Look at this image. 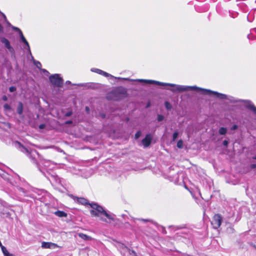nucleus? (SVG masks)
<instances>
[{
  "label": "nucleus",
  "instance_id": "nucleus-1",
  "mask_svg": "<svg viewBox=\"0 0 256 256\" xmlns=\"http://www.w3.org/2000/svg\"><path fill=\"white\" fill-rule=\"evenodd\" d=\"M136 81L140 82H143L147 84H156L158 86H170L172 88H167L173 92H188L194 90L200 92V94H204V88L198 87L196 86H187L182 85H178L174 84L165 83L156 81L154 80H148L144 79H138L136 80Z\"/></svg>",
  "mask_w": 256,
  "mask_h": 256
},
{
  "label": "nucleus",
  "instance_id": "nucleus-2",
  "mask_svg": "<svg viewBox=\"0 0 256 256\" xmlns=\"http://www.w3.org/2000/svg\"><path fill=\"white\" fill-rule=\"evenodd\" d=\"M18 144L20 146V150L26 154L28 156L32 159V162L36 164H42L44 167L50 170L54 168L55 164L50 160L43 158L40 156L37 152L34 150H29L28 148L21 146L18 142Z\"/></svg>",
  "mask_w": 256,
  "mask_h": 256
},
{
  "label": "nucleus",
  "instance_id": "nucleus-3",
  "mask_svg": "<svg viewBox=\"0 0 256 256\" xmlns=\"http://www.w3.org/2000/svg\"><path fill=\"white\" fill-rule=\"evenodd\" d=\"M92 210L90 212L93 216L100 218V220L107 223L114 222L116 215L104 210V208L96 204H89Z\"/></svg>",
  "mask_w": 256,
  "mask_h": 256
},
{
  "label": "nucleus",
  "instance_id": "nucleus-4",
  "mask_svg": "<svg viewBox=\"0 0 256 256\" xmlns=\"http://www.w3.org/2000/svg\"><path fill=\"white\" fill-rule=\"evenodd\" d=\"M204 94H206L208 96H211L212 94L214 95L216 97L220 99V100H228V102L230 104H236L237 102H242V100H238L236 98H235L230 96L226 95L223 94L219 93L217 92L212 91L210 90L204 89Z\"/></svg>",
  "mask_w": 256,
  "mask_h": 256
},
{
  "label": "nucleus",
  "instance_id": "nucleus-5",
  "mask_svg": "<svg viewBox=\"0 0 256 256\" xmlns=\"http://www.w3.org/2000/svg\"><path fill=\"white\" fill-rule=\"evenodd\" d=\"M52 84L56 87L60 88L63 84V80L58 74H54L49 77Z\"/></svg>",
  "mask_w": 256,
  "mask_h": 256
},
{
  "label": "nucleus",
  "instance_id": "nucleus-6",
  "mask_svg": "<svg viewBox=\"0 0 256 256\" xmlns=\"http://www.w3.org/2000/svg\"><path fill=\"white\" fill-rule=\"evenodd\" d=\"M222 218L219 214H216L211 222V224L214 229H218L221 225Z\"/></svg>",
  "mask_w": 256,
  "mask_h": 256
},
{
  "label": "nucleus",
  "instance_id": "nucleus-7",
  "mask_svg": "<svg viewBox=\"0 0 256 256\" xmlns=\"http://www.w3.org/2000/svg\"><path fill=\"white\" fill-rule=\"evenodd\" d=\"M91 71L92 72H96L98 74H100V75H102L105 77H107V78H114V79H116L117 78L116 77H114V76H112V74L106 72H104L100 69H98V68H92L91 69Z\"/></svg>",
  "mask_w": 256,
  "mask_h": 256
},
{
  "label": "nucleus",
  "instance_id": "nucleus-8",
  "mask_svg": "<svg viewBox=\"0 0 256 256\" xmlns=\"http://www.w3.org/2000/svg\"><path fill=\"white\" fill-rule=\"evenodd\" d=\"M19 36H20V38L22 40V42L25 44V46L24 47V48L28 50V52L30 53V54L32 56V54H31V52H30V45L28 44V41L26 40V38H24V36L23 35V34L22 32H20V34H19Z\"/></svg>",
  "mask_w": 256,
  "mask_h": 256
},
{
  "label": "nucleus",
  "instance_id": "nucleus-9",
  "mask_svg": "<svg viewBox=\"0 0 256 256\" xmlns=\"http://www.w3.org/2000/svg\"><path fill=\"white\" fill-rule=\"evenodd\" d=\"M152 136L150 134H147L146 137L142 140V143L144 147H148L151 143Z\"/></svg>",
  "mask_w": 256,
  "mask_h": 256
},
{
  "label": "nucleus",
  "instance_id": "nucleus-10",
  "mask_svg": "<svg viewBox=\"0 0 256 256\" xmlns=\"http://www.w3.org/2000/svg\"><path fill=\"white\" fill-rule=\"evenodd\" d=\"M0 41L4 44V46L10 52H14V48L11 46L10 42L8 39L5 38H2L0 39Z\"/></svg>",
  "mask_w": 256,
  "mask_h": 256
},
{
  "label": "nucleus",
  "instance_id": "nucleus-11",
  "mask_svg": "<svg viewBox=\"0 0 256 256\" xmlns=\"http://www.w3.org/2000/svg\"><path fill=\"white\" fill-rule=\"evenodd\" d=\"M42 247L44 248H52L54 249L58 247V246L54 243L50 242H42Z\"/></svg>",
  "mask_w": 256,
  "mask_h": 256
},
{
  "label": "nucleus",
  "instance_id": "nucleus-12",
  "mask_svg": "<svg viewBox=\"0 0 256 256\" xmlns=\"http://www.w3.org/2000/svg\"><path fill=\"white\" fill-rule=\"evenodd\" d=\"M126 93V91L125 90L124 88H120L112 92L113 94H119L120 96H119L118 98H115V100H116L120 98L124 97L125 96Z\"/></svg>",
  "mask_w": 256,
  "mask_h": 256
},
{
  "label": "nucleus",
  "instance_id": "nucleus-13",
  "mask_svg": "<svg viewBox=\"0 0 256 256\" xmlns=\"http://www.w3.org/2000/svg\"><path fill=\"white\" fill-rule=\"evenodd\" d=\"M244 103L246 107L256 114V107L250 101H244Z\"/></svg>",
  "mask_w": 256,
  "mask_h": 256
},
{
  "label": "nucleus",
  "instance_id": "nucleus-14",
  "mask_svg": "<svg viewBox=\"0 0 256 256\" xmlns=\"http://www.w3.org/2000/svg\"><path fill=\"white\" fill-rule=\"evenodd\" d=\"M78 236H79V237H80V238L85 240H92V238L90 236L82 233L78 234Z\"/></svg>",
  "mask_w": 256,
  "mask_h": 256
},
{
  "label": "nucleus",
  "instance_id": "nucleus-15",
  "mask_svg": "<svg viewBox=\"0 0 256 256\" xmlns=\"http://www.w3.org/2000/svg\"><path fill=\"white\" fill-rule=\"evenodd\" d=\"M54 214L55 215L60 218L66 217L67 216L65 212L60 210H57L55 212Z\"/></svg>",
  "mask_w": 256,
  "mask_h": 256
},
{
  "label": "nucleus",
  "instance_id": "nucleus-16",
  "mask_svg": "<svg viewBox=\"0 0 256 256\" xmlns=\"http://www.w3.org/2000/svg\"><path fill=\"white\" fill-rule=\"evenodd\" d=\"M77 201L78 203L81 204L83 205H86L88 204V201L84 198H78Z\"/></svg>",
  "mask_w": 256,
  "mask_h": 256
},
{
  "label": "nucleus",
  "instance_id": "nucleus-17",
  "mask_svg": "<svg viewBox=\"0 0 256 256\" xmlns=\"http://www.w3.org/2000/svg\"><path fill=\"white\" fill-rule=\"evenodd\" d=\"M17 112L19 114H22L23 112V104L22 102H19L17 108Z\"/></svg>",
  "mask_w": 256,
  "mask_h": 256
},
{
  "label": "nucleus",
  "instance_id": "nucleus-18",
  "mask_svg": "<svg viewBox=\"0 0 256 256\" xmlns=\"http://www.w3.org/2000/svg\"><path fill=\"white\" fill-rule=\"evenodd\" d=\"M227 132V129L226 128L222 127L218 130V133L220 135H224Z\"/></svg>",
  "mask_w": 256,
  "mask_h": 256
},
{
  "label": "nucleus",
  "instance_id": "nucleus-19",
  "mask_svg": "<svg viewBox=\"0 0 256 256\" xmlns=\"http://www.w3.org/2000/svg\"><path fill=\"white\" fill-rule=\"evenodd\" d=\"M34 64L36 66L37 68H39L40 70V69H42V64L40 62L34 60Z\"/></svg>",
  "mask_w": 256,
  "mask_h": 256
},
{
  "label": "nucleus",
  "instance_id": "nucleus-20",
  "mask_svg": "<svg viewBox=\"0 0 256 256\" xmlns=\"http://www.w3.org/2000/svg\"><path fill=\"white\" fill-rule=\"evenodd\" d=\"M1 248H2V250L4 254V256L8 255V254H9V252H8V251L7 250L6 248L4 246H2V247H1Z\"/></svg>",
  "mask_w": 256,
  "mask_h": 256
},
{
  "label": "nucleus",
  "instance_id": "nucleus-21",
  "mask_svg": "<svg viewBox=\"0 0 256 256\" xmlns=\"http://www.w3.org/2000/svg\"><path fill=\"white\" fill-rule=\"evenodd\" d=\"M41 72L44 75L48 76L50 74V72L46 69H40Z\"/></svg>",
  "mask_w": 256,
  "mask_h": 256
},
{
  "label": "nucleus",
  "instance_id": "nucleus-22",
  "mask_svg": "<svg viewBox=\"0 0 256 256\" xmlns=\"http://www.w3.org/2000/svg\"><path fill=\"white\" fill-rule=\"evenodd\" d=\"M177 146L178 148H182V146H183V142L182 140H180L178 141V143H177Z\"/></svg>",
  "mask_w": 256,
  "mask_h": 256
},
{
  "label": "nucleus",
  "instance_id": "nucleus-23",
  "mask_svg": "<svg viewBox=\"0 0 256 256\" xmlns=\"http://www.w3.org/2000/svg\"><path fill=\"white\" fill-rule=\"evenodd\" d=\"M178 132H175L174 134H173V136H172V140L174 141L178 138Z\"/></svg>",
  "mask_w": 256,
  "mask_h": 256
},
{
  "label": "nucleus",
  "instance_id": "nucleus-24",
  "mask_svg": "<svg viewBox=\"0 0 256 256\" xmlns=\"http://www.w3.org/2000/svg\"><path fill=\"white\" fill-rule=\"evenodd\" d=\"M4 108L6 110H11L10 106L6 104H4Z\"/></svg>",
  "mask_w": 256,
  "mask_h": 256
},
{
  "label": "nucleus",
  "instance_id": "nucleus-25",
  "mask_svg": "<svg viewBox=\"0 0 256 256\" xmlns=\"http://www.w3.org/2000/svg\"><path fill=\"white\" fill-rule=\"evenodd\" d=\"M1 14L2 16H3L4 18V21L6 22L8 25L10 26V24L8 21V20L6 19V16H5V14L3 12H1Z\"/></svg>",
  "mask_w": 256,
  "mask_h": 256
},
{
  "label": "nucleus",
  "instance_id": "nucleus-26",
  "mask_svg": "<svg viewBox=\"0 0 256 256\" xmlns=\"http://www.w3.org/2000/svg\"><path fill=\"white\" fill-rule=\"evenodd\" d=\"M164 118V117L163 116L161 115V114H158V122H161L162 121Z\"/></svg>",
  "mask_w": 256,
  "mask_h": 256
},
{
  "label": "nucleus",
  "instance_id": "nucleus-27",
  "mask_svg": "<svg viewBox=\"0 0 256 256\" xmlns=\"http://www.w3.org/2000/svg\"><path fill=\"white\" fill-rule=\"evenodd\" d=\"M165 106L168 110H170L171 108V106L170 104L168 102H165Z\"/></svg>",
  "mask_w": 256,
  "mask_h": 256
},
{
  "label": "nucleus",
  "instance_id": "nucleus-28",
  "mask_svg": "<svg viewBox=\"0 0 256 256\" xmlns=\"http://www.w3.org/2000/svg\"><path fill=\"white\" fill-rule=\"evenodd\" d=\"M141 136V132L140 131H138L135 134V138L136 139L138 138Z\"/></svg>",
  "mask_w": 256,
  "mask_h": 256
},
{
  "label": "nucleus",
  "instance_id": "nucleus-29",
  "mask_svg": "<svg viewBox=\"0 0 256 256\" xmlns=\"http://www.w3.org/2000/svg\"><path fill=\"white\" fill-rule=\"evenodd\" d=\"M9 90L11 92H14V91L16 90V87L13 86H10L9 88Z\"/></svg>",
  "mask_w": 256,
  "mask_h": 256
},
{
  "label": "nucleus",
  "instance_id": "nucleus-30",
  "mask_svg": "<svg viewBox=\"0 0 256 256\" xmlns=\"http://www.w3.org/2000/svg\"><path fill=\"white\" fill-rule=\"evenodd\" d=\"M12 28L14 30H16V31H18V34H20V32H22L18 28H16V27H15V26H12Z\"/></svg>",
  "mask_w": 256,
  "mask_h": 256
},
{
  "label": "nucleus",
  "instance_id": "nucleus-31",
  "mask_svg": "<svg viewBox=\"0 0 256 256\" xmlns=\"http://www.w3.org/2000/svg\"><path fill=\"white\" fill-rule=\"evenodd\" d=\"M238 128V126L236 124H234L232 126L230 129H231V130H236Z\"/></svg>",
  "mask_w": 256,
  "mask_h": 256
},
{
  "label": "nucleus",
  "instance_id": "nucleus-32",
  "mask_svg": "<svg viewBox=\"0 0 256 256\" xmlns=\"http://www.w3.org/2000/svg\"><path fill=\"white\" fill-rule=\"evenodd\" d=\"M72 114V112L71 111H70V112H67L65 114V116H70Z\"/></svg>",
  "mask_w": 256,
  "mask_h": 256
},
{
  "label": "nucleus",
  "instance_id": "nucleus-33",
  "mask_svg": "<svg viewBox=\"0 0 256 256\" xmlns=\"http://www.w3.org/2000/svg\"><path fill=\"white\" fill-rule=\"evenodd\" d=\"M228 140H224V142H223V144L224 146H227L228 145Z\"/></svg>",
  "mask_w": 256,
  "mask_h": 256
},
{
  "label": "nucleus",
  "instance_id": "nucleus-34",
  "mask_svg": "<svg viewBox=\"0 0 256 256\" xmlns=\"http://www.w3.org/2000/svg\"><path fill=\"white\" fill-rule=\"evenodd\" d=\"M46 127V125L44 124H41L39 126V128L40 129H44Z\"/></svg>",
  "mask_w": 256,
  "mask_h": 256
},
{
  "label": "nucleus",
  "instance_id": "nucleus-35",
  "mask_svg": "<svg viewBox=\"0 0 256 256\" xmlns=\"http://www.w3.org/2000/svg\"><path fill=\"white\" fill-rule=\"evenodd\" d=\"M130 254H132L134 256H136V253L134 250L130 252Z\"/></svg>",
  "mask_w": 256,
  "mask_h": 256
},
{
  "label": "nucleus",
  "instance_id": "nucleus-36",
  "mask_svg": "<svg viewBox=\"0 0 256 256\" xmlns=\"http://www.w3.org/2000/svg\"><path fill=\"white\" fill-rule=\"evenodd\" d=\"M85 109H86V112L89 113L90 110V108L88 106H86Z\"/></svg>",
  "mask_w": 256,
  "mask_h": 256
},
{
  "label": "nucleus",
  "instance_id": "nucleus-37",
  "mask_svg": "<svg viewBox=\"0 0 256 256\" xmlns=\"http://www.w3.org/2000/svg\"><path fill=\"white\" fill-rule=\"evenodd\" d=\"M140 220L144 222H147L150 221V220H148V219H140Z\"/></svg>",
  "mask_w": 256,
  "mask_h": 256
},
{
  "label": "nucleus",
  "instance_id": "nucleus-38",
  "mask_svg": "<svg viewBox=\"0 0 256 256\" xmlns=\"http://www.w3.org/2000/svg\"><path fill=\"white\" fill-rule=\"evenodd\" d=\"M2 32H3V27L0 24V33Z\"/></svg>",
  "mask_w": 256,
  "mask_h": 256
},
{
  "label": "nucleus",
  "instance_id": "nucleus-39",
  "mask_svg": "<svg viewBox=\"0 0 256 256\" xmlns=\"http://www.w3.org/2000/svg\"><path fill=\"white\" fill-rule=\"evenodd\" d=\"M66 124H72V121L71 120H68L66 122Z\"/></svg>",
  "mask_w": 256,
  "mask_h": 256
},
{
  "label": "nucleus",
  "instance_id": "nucleus-40",
  "mask_svg": "<svg viewBox=\"0 0 256 256\" xmlns=\"http://www.w3.org/2000/svg\"><path fill=\"white\" fill-rule=\"evenodd\" d=\"M251 168H256V164H252L251 165Z\"/></svg>",
  "mask_w": 256,
  "mask_h": 256
},
{
  "label": "nucleus",
  "instance_id": "nucleus-41",
  "mask_svg": "<svg viewBox=\"0 0 256 256\" xmlns=\"http://www.w3.org/2000/svg\"><path fill=\"white\" fill-rule=\"evenodd\" d=\"M2 99L4 100H7V98H6V96H4L3 98H2Z\"/></svg>",
  "mask_w": 256,
  "mask_h": 256
},
{
  "label": "nucleus",
  "instance_id": "nucleus-42",
  "mask_svg": "<svg viewBox=\"0 0 256 256\" xmlns=\"http://www.w3.org/2000/svg\"><path fill=\"white\" fill-rule=\"evenodd\" d=\"M6 256H14L13 254H8V255H6Z\"/></svg>",
  "mask_w": 256,
  "mask_h": 256
},
{
  "label": "nucleus",
  "instance_id": "nucleus-43",
  "mask_svg": "<svg viewBox=\"0 0 256 256\" xmlns=\"http://www.w3.org/2000/svg\"><path fill=\"white\" fill-rule=\"evenodd\" d=\"M70 81H67V82H66V84H70Z\"/></svg>",
  "mask_w": 256,
  "mask_h": 256
},
{
  "label": "nucleus",
  "instance_id": "nucleus-44",
  "mask_svg": "<svg viewBox=\"0 0 256 256\" xmlns=\"http://www.w3.org/2000/svg\"><path fill=\"white\" fill-rule=\"evenodd\" d=\"M254 159H256V155L254 157Z\"/></svg>",
  "mask_w": 256,
  "mask_h": 256
},
{
  "label": "nucleus",
  "instance_id": "nucleus-45",
  "mask_svg": "<svg viewBox=\"0 0 256 256\" xmlns=\"http://www.w3.org/2000/svg\"><path fill=\"white\" fill-rule=\"evenodd\" d=\"M1 12H2L0 11V14H1Z\"/></svg>",
  "mask_w": 256,
  "mask_h": 256
}]
</instances>
